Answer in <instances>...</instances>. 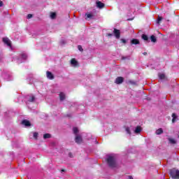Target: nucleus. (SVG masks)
I'll return each instance as SVG.
<instances>
[{
  "label": "nucleus",
  "mask_w": 179,
  "mask_h": 179,
  "mask_svg": "<svg viewBox=\"0 0 179 179\" xmlns=\"http://www.w3.org/2000/svg\"><path fill=\"white\" fill-rule=\"evenodd\" d=\"M106 162L109 167H110V169H115V167H117V160L115 159V157H108Z\"/></svg>",
  "instance_id": "obj_1"
},
{
  "label": "nucleus",
  "mask_w": 179,
  "mask_h": 179,
  "mask_svg": "<svg viewBox=\"0 0 179 179\" xmlns=\"http://www.w3.org/2000/svg\"><path fill=\"white\" fill-rule=\"evenodd\" d=\"M170 176L173 179H179V171L176 169H171L170 171Z\"/></svg>",
  "instance_id": "obj_2"
},
{
  "label": "nucleus",
  "mask_w": 179,
  "mask_h": 179,
  "mask_svg": "<svg viewBox=\"0 0 179 179\" xmlns=\"http://www.w3.org/2000/svg\"><path fill=\"white\" fill-rule=\"evenodd\" d=\"M113 34L115 37V38L119 39L120 37H121V31H120V29H117L115 28L113 29Z\"/></svg>",
  "instance_id": "obj_3"
},
{
  "label": "nucleus",
  "mask_w": 179,
  "mask_h": 179,
  "mask_svg": "<svg viewBox=\"0 0 179 179\" xmlns=\"http://www.w3.org/2000/svg\"><path fill=\"white\" fill-rule=\"evenodd\" d=\"M3 43L8 47H12V43L10 42V40H9V38H3Z\"/></svg>",
  "instance_id": "obj_4"
},
{
  "label": "nucleus",
  "mask_w": 179,
  "mask_h": 179,
  "mask_svg": "<svg viewBox=\"0 0 179 179\" xmlns=\"http://www.w3.org/2000/svg\"><path fill=\"white\" fill-rule=\"evenodd\" d=\"M71 64L74 68H78L79 66V62H78L75 58L71 59Z\"/></svg>",
  "instance_id": "obj_5"
},
{
  "label": "nucleus",
  "mask_w": 179,
  "mask_h": 179,
  "mask_svg": "<svg viewBox=\"0 0 179 179\" xmlns=\"http://www.w3.org/2000/svg\"><path fill=\"white\" fill-rule=\"evenodd\" d=\"M124 83L123 77H117L115 81V83H116V85H121V83Z\"/></svg>",
  "instance_id": "obj_6"
},
{
  "label": "nucleus",
  "mask_w": 179,
  "mask_h": 179,
  "mask_svg": "<svg viewBox=\"0 0 179 179\" xmlns=\"http://www.w3.org/2000/svg\"><path fill=\"white\" fill-rule=\"evenodd\" d=\"M75 142H76V143L80 145V143H82V142H83V140L82 139V136L77 135L75 138Z\"/></svg>",
  "instance_id": "obj_7"
},
{
  "label": "nucleus",
  "mask_w": 179,
  "mask_h": 179,
  "mask_svg": "<svg viewBox=\"0 0 179 179\" xmlns=\"http://www.w3.org/2000/svg\"><path fill=\"white\" fill-rule=\"evenodd\" d=\"M46 75H47L48 79H50V80H54V78H55L54 74H52V73H51V71H47Z\"/></svg>",
  "instance_id": "obj_8"
},
{
  "label": "nucleus",
  "mask_w": 179,
  "mask_h": 179,
  "mask_svg": "<svg viewBox=\"0 0 179 179\" xmlns=\"http://www.w3.org/2000/svg\"><path fill=\"white\" fill-rule=\"evenodd\" d=\"M22 125H24L25 127H31V124L29 120H24L22 122Z\"/></svg>",
  "instance_id": "obj_9"
},
{
  "label": "nucleus",
  "mask_w": 179,
  "mask_h": 179,
  "mask_svg": "<svg viewBox=\"0 0 179 179\" xmlns=\"http://www.w3.org/2000/svg\"><path fill=\"white\" fill-rule=\"evenodd\" d=\"M59 97L60 99V101H64V100L66 99L65 94L64 92H60Z\"/></svg>",
  "instance_id": "obj_10"
},
{
  "label": "nucleus",
  "mask_w": 179,
  "mask_h": 179,
  "mask_svg": "<svg viewBox=\"0 0 179 179\" xmlns=\"http://www.w3.org/2000/svg\"><path fill=\"white\" fill-rule=\"evenodd\" d=\"M96 6L99 8V9H103L105 5H104V3H101V1H98L96 2Z\"/></svg>",
  "instance_id": "obj_11"
},
{
  "label": "nucleus",
  "mask_w": 179,
  "mask_h": 179,
  "mask_svg": "<svg viewBox=\"0 0 179 179\" xmlns=\"http://www.w3.org/2000/svg\"><path fill=\"white\" fill-rule=\"evenodd\" d=\"M50 19H52V20L55 19V17H57V13L50 12Z\"/></svg>",
  "instance_id": "obj_12"
},
{
  "label": "nucleus",
  "mask_w": 179,
  "mask_h": 179,
  "mask_svg": "<svg viewBox=\"0 0 179 179\" xmlns=\"http://www.w3.org/2000/svg\"><path fill=\"white\" fill-rule=\"evenodd\" d=\"M131 44H134L135 45H136V44H139V40L134 38L131 41Z\"/></svg>",
  "instance_id": "obj_13"
},
{
  "label": "nucleus",
  "mask_w": 179,
  "mask_h": 179,
  "mask_svg": "<svg viewBox=\"0 0 179 179\" xmlns=\"http://www.w3.org/2000/svg\"><path fill=\"white\" fill-rule=\"evenodd\" d=\"M141 131H142V128L141 127V126H138V127L136 128L134 132H135V134H140V133H141Z\"/></svg>",
  "instance_id": "obj_14"
},
{
  "label": "nucleus",
  "mask_w": 179,
  "mask_h": 179,
  "mask_svg": "<svg viewBox=\"0 0 179 179\" xmlns=\"http://www.w3.org/2000/svg\"><path fill=\"white\" fill-rule=\"evenodd\" d=\"M141 38H143V40H144V41H149V37L146 34H143L141 36Z\"/></svg>",
  "instance_id": "obj_15"
},
{
  "label": "nucleus",
  "mask_w": 179,
  "mask_h": 179,
  "mask_svg": "<svg viewBox=\"0 0 179 179\" xmlns=\"http://www.w3.org/2000/svg\"><path fill=\"white\" fill-rule=\"evenodd\" d=\"M162 134H163V129L159 128L156 131L157 135H162Z\"/></svg>",
  "instance_id": "obj_16"
},
{
  "label": "nucleus",
  "mask_w": 179,
  "mask_h": 179,
  "mask_svg": "<svg viewBox=\"0 0 179 179\" xmlns=\"http://www.w3.org/2000/svg\"><path fill=\"white\" fill-rule=\"evenodd\" d=\"M150 40L152 43H156V41H157V39L156 38V36H155V35H152L150 36Z\"/></svg>",
  "instance_id": "obj_17"
},
{
  "label": "nucleus",
  "mask_w": 179,
  "mask_h": 179,
  "mask_svg": "<svg viewBox=\"0 0 179 179\" xmlns=\"http://www.w3.org/2000/svg\"><path fill=\"white\" fill-rule=\"evenodd\" d=\"M172 118V122H176V120H177V115H176V113H173Z\"/></svg>",
  "instance_id": "obj_18"
},
{
  "label": "nucleus",
  "mask_w": 179,
  "mask_h": 179,
  "mask_svg": "<svg viewBox=\"0 0 179 179\" xmlns=\"http://www.w3.org/2000/svg\"><path fill=\"white\" fill-rule=\"evenodd\" d=\"M73 132L75 135H77L78 132H79V129H78V127H73Z\"/></svg>",
  "instance_id": "obj_19"
},
{
  "label": "nucleus",
  "mask_w": 179,
  "mask_h": 179,
  "mask_svg": "<svg viewBox=\"0 0 179 179\" xmlns=\"http://www.w3.org/2000/svg\"><path fill=\"white\" fill-rule=\"evenodd\" d=\"M49 138H51V134H45L43 135V139H49Z\"/></svg>",
  "instance_id": "obj_20"
},
{
  "label": "nucleus",
  "mask_w": 179,
  "mask_h": 179,
  "mask_svg": "<svg viewBox=\"0 0 179 179\" xmlns=\"http://www.w3.org/2000/svg\"><path fill=\"white\" fill-rule=\"evenodd\" d=\"M170 143H172V145H176V143H177V141H176V140L173 139V138H169V139Z\"/></svg>",
  "instance_id": "obj_21"
},
{
  "label": "nucleus",
  "mask_w": 179,
  "mask_h": 179,
  "mask_svg": "<svg viewBox=\"0 0 179 179\" xmlns=\"http://www.w3.org/2000/svg\"><path fill=\"white\" fill-rule=\"evenodd\" d=\"M162 20H163V17L159 16V17H158V19H157V23L158 24H160V22H162Z\"/></svg>",
  "instance_id": "obj_22"
},
{
  "label": "nucleus",
  "mask_w": 179,
  "mask_h": 179,
  "mask_svg": "<svg viewBox=\"0 0 179 179\" xmlns=\"http://www.w3.org/2000/svg\"><path fill=\"white\" fill-rule=\"evenodd\" d=\"M21 57H22V59H27V55L26 54H24V53H22L21 55Z\"/></svg>",
  "instance_id": "obj_23"
},
{
  "label": "nucleus",
  "mask_w": 179,
  "mask_h": 179,
  "mask_svg": "<svg viewBox=\"0 0 179 179\" xmlns=\"http://www.w3.org/2000/svg\"><path fill=\"white\" fill-rule=\"evenodd\" d=\"M34 100H36V97H34V96H32L29 99V101L30 103H33V101H34Z\"/></svg>",
  "instance_id": "obj_24"
},
{
  "label": "nucleus",
  "mask_w": 179,
  "mask_h": 179,
  "mask_svg": "<svg viewBox=\"0 0 179 179\" xmlns=\"http://www.w3.org/2000/svg\"><path fill=\"white\" fill-rule=\"evenodd\" d=\"M86 16H87V17L88 19H90V18L93 17V15L91 14V13H87V14H86Z\"/></svg>",
  "instance_id": "obj_25"
},
{
  "label": "nucleus",
  "mask_w": 179,
  "mask_h": 179,
  "mask_svg": "<svg viewBox=\"0 0 179 179\" xmlns=\"http://www.w3.org/2000/svg\"><path fill=\"white\" fill-rule=\"evenodd\" d=\"M159 79H164V78H166V76L164 74H159Z\"/></svg>",
  "instance_id": "obj_26"
},
{
  "label": "nucleus",
  "mask_w": 179,
  "mask_h": 179,
  "mask_svg": "<svg viewBox=\"0 0 179 179\" xmlns=\"http://www.w3.org/2000/svg\"><path fill=\"white\" fill-rule=\"evenodd\" d=\"M126 132L129 134V135H131V129H129V127L126 128Z\"/></svg>",
  "instance_id": "obj_27"
},
{
  "label": "nucleus",
  "mask_w": 179,
  "mask_h": 179,
  "mask_svg": "<svg viewBox=\"0 0 179 179\" xmlns=\"http://www.w3.org/2000/svg\"><path fill=\"white\" fill-rule=\"evenodd\" d=\"M78 49L79 50V51H80L81 52H83V48H82V45H79L78 46Z\"/></svg>",
  "instance_id": "obj_28"
},
{
  "label": "nucleus",
  "mask_w": 179,
  "mask_h": 179,
  "mask_svg": "<svg viewBox=\"0 0 179 179\" xmlns=\"http://www.w3.org/2000/svg\"><path fill=\"white\" fill-rule=\"evenodd\" d=\"M37 136H38V133L37 132H34V139H37Z\"/></svg>",
  "instance_id": "obj_29"
},
{
  "label": "nucleus",
  "mask_w": 179,
  "mask_h": 179,
  "mask_svg": "<svg viewBox=\"0 0 179 179\" xmlns=\"http://www.w3.org/2000/svg\"><path fill=\"white\" fill-rule=\"evenodd\" d=\"M31 17H33V15L31 14H28L27 19H31Z\"/></svg>",
  "instance_id": "obj_30"
},
{
  "label": "nucleus",
  "mask_w": 179,
  "mask_h": 179,
  "mask_svg": "<svg viewBox=\"0 0 179 179\" xmlns=\"http://www.w3.org/2000/svg\"><path fill=\"white\" fill-rule=\"evenodd\" d=\"M129 83H130L131 85H136V83H135V81L133 80H129Z\"/></svg>",
  "instance_id": "obj_31"
},
{
  "label": "nucleus",
  "mask_w": 179,
  "mask_h": 179,
  "mask_svg": "<svg viewBox=\"0 0 179 179\" xmlns=\"http://www.w3.org/2000/svg\"><path fill=\"white\" fill-rule=\"evenodd\" d=\"M120 41H121L122 43H123L124 44H126V43H127V40H125V39H124V38H122V39L120 40Z\"/></svg>",
  "instance_id": "obj_32"
},
{
  "label": "nucleus",
  "mask_w": 179,
  "mask_h": 179,
  "mask_svg": "<svg viewBox=\"0 0 179 179\" xmlns=\"http://www.w3.org/2000/svg\"><path fill=\"white\" fill-rule=\"evenodd\" d=\"M69 157H73V155L72 154V152H69Z\"/></svg>",
  "instance_id": "obj_33"
},
{
  "label": "nucleus",
  "mask_w": 179,
  "mask_h": 179,
  "mask_svg": "<svg viewBox=\"0 0 179 179\" xmlns=\"http://www.w3.org/2000/svg\"><path fill=\"white\" fill-rule=\"evenodd\" d=\"M3 6V2H2V1L0 0V8L1 6Z\"/></svg>",
  "instance_id": "obj_34"
},
{
  "label": "nucleus",
  "mask_w": 179,
  "mask_h": 179,
  "mask_svg": "<svg viewBox=\"0 0 179 179\" xmlns=\"http://www.w3.org/2000/svg\"><path fill=\"white\" fill-rule=\"evenodd\" d=\"M128 179H134V178L132 177V176H129Z\"/></svg>",
  "instance_id": "obj_35"
},
{
  "label": "nucleus",
  "mask_w": 179,
  "mask_h": 179,
  "mask_svg": "<svg viewBox=\"0 0 179 179\" xmlns=\"http://www.w3.org/2000/svg\"><path fill=\"white\" fill-rule=\"evenodd\" d=\"M107 36H108V37H111V36H113V34H108Z\"/></svg>",
  "instance_id": "obj_36"
},
{
  "label": "nucleus",
  "mask_w": 179,
  "mask_h": 179,
  "mask_svg": "<svg viewBox=\"0 0 179 179\" xmlns=\"http://www.w3.org/2000/svg\"><path fill=\"white\" fill-rule=\"evenodd\" d=\"M143 54V55H148V52H144Z\"/></svg>",
  "instance_id": "obj_37"
},
{
  "label": "nucleus",
  "mask_w": 179,
  "mask_h": 179,
  "mask_svg": "<svg viewBox=\"0 0 179 179\" xmlns=\"http://www.w3.org/2000/svg\"><path fill=\"white\" fill-rule=\"evenodd\" d=\"M62 172H64V171H65V169H62Z\"/></svg>",
  "instance_id": "obj_38"
},
{
  "label": "nucleus",
  "mask_w": 179,
  "mask_h": 179,
  "mask_svg": "<svg viewBox=\"0 0 179 179\" xmlns=\"http://www.w3.org/2000/svg\"><path fill=\"white\" fill-rule=\"evenodd\" d=\"M178 138H179V136H178Z\"/></svg>",
  "instance_id": "obj_39"
}]
</instances>
